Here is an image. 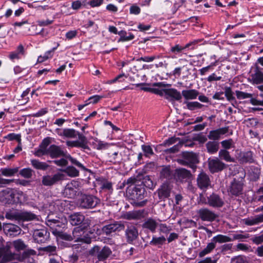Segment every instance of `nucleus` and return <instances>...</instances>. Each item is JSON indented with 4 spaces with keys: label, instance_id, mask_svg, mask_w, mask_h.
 Here are the masks:
<instances>
[{
    "label": "nucleus",
    "instance_id": "1",
    "mask_svg": "<svg viewBox=\"0 0 263 263\" xmlns=\"http://www.w3.org/2000/svg\"><path fill=\"white\" fill-rule=\"evenodd\" d=\"M27 246L24 241L21 239L8 242L5 246L0 248V259L2 258V261L3 263L14 260L22 261L23 260L29 258L31 255H35V251L32 249L24 251L22 256L18 254L13 253L11 251V248L13 247L16 251L20 252L25 250Z\"/></svg>",
    "mask_w": 263,
    "mask_h": 263
},
{
    "label": "nucleus",
    "instance_id": "2",
    "mask_svg": "<svg viewBox=\"0 0 263 263\" xmlns=\"http://www.w3.org/2000/svg\"><path fill=\"white\" fill-rule=\"evenodd\" d=\"M126 194L133 200L132 204L134 206H143L147 201V200L138 201V200L143 199L146 194V191L142 183L136 185L128 186L126 189Z\"/></svg>",
    "mask_w": 263,
    "mask_h": 263
},
{
    "label": "nucleus",
    "instance_id": "3",
    "mask_svg": "<svg viewBox=\"0 0 263 263\" xmlns=\"http://www.w3.org/2000/svg\"><path fill=\"white\" fill-rule=\"evenodd\" d=\"M90 220L87 219L86 221L82 226L76 227L72 231L73 239L76 242H82L90 243L91 238L89 235V232L85 230L89 226Z\"/></svg>",
    "mask_w": 263,
    "mask_h": 263
},
{
    "label": "nucleus",
    "instance_id": "4",
    "mask_svg": "<svg viewBox=\"0 0 263 263\" xmlns=\"http://www.w3.org/2000/svg\"><path fill=\"white\" fill-rule=\"evenodd\" d=\"M49 155L52 158H58L61 156H64L68 159L70 162L74 165H76L82 170L88 171L87 168L77 159L72 158L70 155H67L60 146L55 145H51L48 148Z\"/></svg>",
    "mask_w": 263,
    "mask_h": 263
},
{
    "label": "nucleus",
    "instance_id": "5",
    "mask_svg": "<svg viewBox=\"0 0 263 263\" xmlns=\"http://www.w3.org/2000/svg\"><path fill=\"white\" fill-rule=\"evenodd\" d=\"M182 158L177 161L180 164L189 166L193 169L196 168V164L199 162L198 156L193 152H184L181 154Z\"/></svg>",
    "mask_w": 263,
    "mask_h": 263
},
{
    "label": "nucleus",
    "instance_id": "6",
    "mask_svg": "<svg viewBox=\"0 0 263 263\" xmlns=\"http://www.w3.org/2000/svg\"><path fill=\"white\" fill-rule=\"evenodd\" d=\"M81 187V182L78 180H73L65 186L63 195L68 198H73L79 195V190Z\"/></svg>",
    "mask_w": 263,
    "mask_h": 263
},
{
    "label": "nucleus",
    "instance_id": "7",
    "mask_svg": "<svg viewBox=\"0 0 263 263\" xmlns=\"http://www.w3.org/2000/svg\"><path fill=\"white\" fill-rule=\"evenodd\" d=\"M125 228L121 221H114L113 222L104 226L101 229L102 234L107 236H112L113 233L120 232Z\"/></svg>",
    "mask_w": 263,
    "mask_h": 263
},
{
    "label": "nucleus",
    "instance_id": "8",
    "mask_svg": "<svg viewBox=\"0 0 263 263\" xmlns=\"http://www.w3.org/2000/svg\"><path fill=\"white\" fill-rule=\"evenodd\" d=\"M100 202V200L96 196L84 194L79 200V205L82 209H92L96 207Z\"/></svg>",
    "mask_w": 263,
    "mask_h": 263
},
{
    "label": "nucleus",
    "instance_id": "9",
    "mask_svg": "<svg viewBox=\"0 0 263 263\" xmlns=\"http://www.w3.org/2000/svg\"><path fill=\"white\" fill-rule=\"evenodd\" d=\"M65 177V175L60 172L57 173L53 175H44L42 178V183L44 186H51L64 180Z\"/></svg>",
    "mask_w": 263,
    "mask_h": 263
},
{
    "label": "nucleus",
    "instance_id": "10",
    "mask_svg": "<svg viewBox=\"0 0 263 263\" xmlns=\"http://www.w3.org/2000/svg\"><path fill=\"white\" fill-rule=\"evenodd\" d=\"M198 217L204 221L212 222L217 217L218 215L207 208H202L197 211Z\"/></svg>",
    "mask_w": 263,
    "mask_h": 263
},
{
    "label": "nucleus",
    "instance_id": "11",
    "mask_svg": "<svg viewBox=\"0 0 263 263\" xmlns=\"http://www.w3.org/2000/svg\"><path fill=\"white\" fill-rule=\"evenodd\" d=\"M243 187V183L242 179L238 180L234 178L231 182L228 191L232 196H238L242 194Z\"/></svg>",
    "mask_w": 263,
    "mask_h": 263
},
{
    "label": "nucleus",
    "instance_id": "12",
    "mask_svg": "<svg viewBox=\"0 0 263 263\" xmlns=\"http://www.w3.org/2000/svg\"><path fill=\"white\" fill-rule=\"evenodd\" d=\"M33 237L36 242L43 243L49 239L50 233L46 229H36L33 232Z\"/></svg>",
    "mask_w": 263,
    "mask_h": 263
},
{
    "label": "nucleus",
    "instance_id": "13",
    "mask_svg": "<svg viewBox=\"0 0 263 263\" xmlns=\"http://www.w3.org/2000/svg\"><path fill=\"white\" fill-rule=\"evenodd\" d=\"M226 166V164L218 158L209 159L208 160V167L211 173L222 171Z\"/></svg>",
    "mask_w": 263,
    "mask_h": 263
},
{
    "label": "nucleus",
    "instance_id": "14",
    "mask_svg": "<svg viewBox=\"0 0 263 263\" xmlns=\"http://www.w3.org/2000/svg\"><path fill=\"white\" fill-rule=\"evenodd\" d=\"M207 204L212 207L219 208L224 205V201L219 195L212 193L207 197Z\"/></svg>",
    "mask_w": 263,
    "mask_h": 263
},
{
    "label": "nucleus",
    "instance_id": "15",
    "mask_svg": "<svg viewBox=\"0 0 263 263\" xmlns=\"http://www.w3.org/2000/svg\"><path fill=\"white\" fill-rule=\"evenodd\" d=\"M197 184L201 190L207 189L211 185V180L209 175L201 172L197 177Z\"/></svg>",
    "mask_w": 263,
    "mask_h": 263
},
{
    "label": "nucleus",
    "instance_id": "16",
    "mask_svg": "<svg viewBox=\"0 0 263 263\" xmlns=\"http://www.w3.org/2000/svg\"><path fill=\"white\" fill-rule=\"evenodd\" d=\"M172 189L173 186L170 183L168 182L163 183L158 190L159 198L164 200L166 198H168Z\"/></svg>",
    "mask_w": 263,
    "mask_h": 263
},
{
    "label": "nucleus",
    "instance_id": "17",
    "mask_svg": "<svg viewBox=\"0 0 263 263\" xmlns=\"http://www.w3.org/2000/svg\"><path fill=\"white\" fill-rule=\"evenodd\" d=\"M237 159L240 163H252L255 160L251 151L240 152L237 154Z\"/></svg>",
    "mask_w": 263,
    "mask_h": 263
},
{
    "label": "nucleus",
    "instance_id": "18",
    "mask_svg": "<svg viewBox=\"0 0 263 263\" xmlns=\"http://www.w3.org/2000/svg\"><path fill=\"white\" fill-rule=\"evenodd\" d=\"M79 140L76 141H67L66 145L69 147H81L86 148L87 147V139L83 134H79Z\"/></svg>",
    "mask_w": 263,
    "mask_h": 263
},
{
    "label": "nucleus",
    "instance_id": "19",
    "mask_svg": "<svg viewBox=\"0 0 263 263\" xmlns=\"http://www.w3.org/2000/svg\"><path fill=\"white\" fill-rule=\"evenodd\" d=\"M228 126L219 128L209 132L208 137L209 139L216 141L220 139L221 135H224L229 132Z\"/></svg>",
    "mask_w": 263,
    "mask_h": 263
},
{
    "label": "nucleus",
    "instance_id": "20",
    "mask_svg": "<svg viewBox=\"0 0 263 263\" xmlns=\"http://www.w3.org/2000/svg\"><path fill=\"white\" fill-rule=\"evenodd\" d=\"M139 233L137 228L134 226L127 227L125 230V236L127 242L132 243L138 237Z\"/></svg>",
    "mask_w": 263,
    "mask_h": 263
},
{
    "label": "nucleus",
    "instance_id": "21",
    "mask_svg": "<svg viewBox=\"0 0 263 263\" xmlns=\"http://www.w3.org/2000/svg\"><path fill=\"white\" fill-rule=\"evenodd\" d=\"M69 222L72 226H78L83 223L84 224L87 219H85V216L81 213H75L70 215L69 217Z\"/></svg>",
    "mask_w": 263,
    "mask_h": 263
},
{
    "label": "nucleus",
    "instance_id": "22",
    "mask_svg": "<svg viewBox=\"0 0 263 263\" xmlns=\"http://www.w3.org/2000/svg\"><path fill=\"white\" fill-rule=\"evenodd\" d=\"M158 225V222L155 219L149 218L144 221L142 224V227L143 229H147L151 232L154 233Z\"/></svg>",
    "mask_w": 263,
    "mask_h": 263
},
{
    "label": "nucleus",
    "instance_id": "23",
    "mask_svg": "<svg viewBox=\"0 0 263 263\" xmlns=\"http://www.w3.org/2000/svg\"><path fill=\"white\" fill-rule=\"evenodd\" d=\"M144 211L138 210L127 212L124 216L127 220H140L144 218Z\"/></svg>",
    "mask_w": 263,
    "mask_h": 263
},
{
    "label": "nucleus",
    "instance_id": "24",
    "mask_svg": "<svg viewBox=\"0 0 263 263\" xmlns=\"http://www.w3.org/2000/svg\"><path fill=\"white\" fill-rule=\"evenodd\" d=\"M185 49L184 46H183L179 44H176L170 47L168 53L172 55L171 56L172 58H175L177 56L180 55Z\"/></svg>",
    "mask_w": 263,
    "mask_h": 263
},
{
    "label": "nucleus",
    "instance_id": "25",
    "mask_svg": "<svg viewBox=\"0 0 263 263\" xmlns=\"http://www.w3.org/2000/svg\"><path fill=\"white\" fill-rule=\"evenodd\" d=\"M58 134L61 136H64L68 138H74L77 136L79 137V134H81L72 128H65L58 132Z\"/></svg>",
    "mask_w": 263,
    "mask_h": 263
},
{
    "label": "nucleus",
    "instance_id": "26",
    "mask_svg": "<svg viewBox=\"0 0 263 263\" xmlns=\"http://www.w3.org/2000/svg\"><path fill=\"white\" fill-rule=\"evenodd\" d=\"M244 223L247 226H253L263 222V214L255 215L243 219Z\"/></svg>",
    "mask_w": 263,
    "mask_h": 263
},
{
    "label": "nucleus",
    "instance_id": "27",
    "mask_svg": "<svg viewBox=\"0 0 263 263\" xmlns=\"http://www.w3.org/2000/svg\"><path fill=\"white\" fill-rule=\"evenodd\" d=\"M4 231L10 235H16L21 232V228L15 224L8 223L5 226Z\"/></svg>",
    "mask_w": 263,
    "mask_h": 263
},
{
    "label": "nucleus",
    "instance_id": "28",
    "mask_svg": "<svg viewBox=\"0 0 263 263\" xmlns=\"http://www.w3.org/2000/svg\"><path fill=\"white\" fill-rule=\"evenodd\" d=\"M108 161L114 164L117 163L121 160V154L118 151L111 149L108 153Z\"/></svg>",
    "mask_w": 263,
    "mask_h": 263
},
{
    "label": "nucleus",
    "instance_id": "29",
    "mask_svg": "<svg viewBox=\"0 0 263 263\" xmlns=\"http://www.w3.org/2000/svg\"><path fill=\"white\" fill-rule=\"evenodd\" d=\"M254 73L252 75L253 82L256 84H260L263 82V72L261 69L256 65Z\"/></svg>",
    "mask_w": 263,
    "mask_h": 263
},
{
    "label": "nucleus",
    "instance_id": "30",
    "mask_svg": "<svg viewBox=\"0 0 263 263\" xmlns=\"http://www.w3.org/2000/svg\"><path fill=\"white\" fill-rule=\"evenodd\" d=\"M163 91L166 95H167L174 100L179 101L182 98L180 92L175 89H165L163 90Z\"/></svg>",
    "mask_w": 263,
    "mask_h": 263
},
{
    "label": "nucleus",
    "instance_id": "31",
    "mask_svg": "<svg viewBox=\"0 0 263 263\" xmlns=\"http://www.w3.org/2000/svg\"><path fill=\"white\" fill-rule=\"evenodd\" d=\"M30 162L32 166L36 170L46 171L49 167V165L46 162L40 161L37 159H32Z\"/></svg>",
    "mask_w": 263,
    "mask_h": 263
},
{
    "label": "nucleus",
    "instance_id": "32",
    "mask_svg": "<svg viewBox=\"0 0 263 263\" xmlns=\"http://www.w3.org/2000/svg\"><path fill=\"white\" fill-rule=\"evenodd\" d=\"M182 95L186 100H193L196 99L199 92L195 89L183 90Z\"/></svg>",
    "mask_w": 263,
    "mask_h": 263
},
{
    "label": "nucleus",
    "instance_id": "33",
    "mask_svg": "<svg viewBox=\"0 0 263 263\" xmlns=\"http://www.w3.org/2000/svg\"><path fill=\"white\" fill-rule=\"evenodd\" d=\"M206 147L209 153L215 154L219 149V143L216 141H209L206 143Z\"/></svg>",
    "mask_w": 263,
    "mask_h": 263
},
{
    "label": "nucleus",
    "instance_id": "34",
    "mask_svg": "<svg viewBox=\"0 0 263 263\" xmlns=\"http://www.w3.org/2000/svg\"><path fill=\"white\" fill-rule=\"evenodd\" d=\"M37 219L36 215L30 212H21L20 220L30 221Z\"/></svg>",
    "mask_w": 263,
    "mask_h": 263
},
{
    "label": "nucleus",
    "instance_id": "35",
    "mask_svg": "<svg viewBox=\"0 0 263 263\" xmlns=\"http://www.w3.org/2000/svg\"><path fill=\"white\" fill-rule=\"evenodd\" d=\"M111 252L108 247H104L98 254V258L99 260H104L111 254Z\"/></svg>",
    "mask_w": 263,
    "mask_h": 263
},
{
    "label": "nucleus",
    "instance_id": "36",
    "mask_svg": "<svg viewBox=\"0 0 263 263\" xmlns=\"http://www.w3.org/2000/svg\"><path fill=\"white\" fill-rule=\"evenodd\" d=\"M216 244L214 241L209 243L206 248H204L202 251L199 252V256L202 257L208 254H209L215 248Z\"/></svg>",
    "mask_w": 263,
    "mask_h": 263
},
{
    "label": "nucleus",
    "instance_id": "37",
    "mask_svg": "<svg viewBox=\"0 0 263 263\" xmlns=\"http://www.w3.org/2000/svg\"><path fill=\"white\" fill-rule=\"evenodd\" d=\"M21 212L10 211L6 213L5 217L11 220H20Z\"/></svg>",
    "mask_w": 263,
    "mask_h": 263
},
{
    "label": "nucleus",
    "instance_id": "38",
    "mask_svg": "<svg viewBox=\"0 0 263 263\" xmlns=\"http://www.w3.org/2000/svg\"><path fill=\"white\" fill-rule=\"evenodd\" d=\"M212 241H214L215 243L216 242L221 243L231 241H232V239L226 235L219 234L214 237L212 239Z\"/></svg>",
    "mask_w": 263,
    "mask_h": 263
},
{
    "label": "nucleus",
    "instance_id": "39",
    "mask_svg": "<svg viewBox=\"0 0 263 263\" xmlns=\"http://www.w3.org/2000/svg\"><path fill=\"white\" fill-rule=\"evenodd\" d=\"M65 173L70 177H76L79 175V171L74 167L69 166L64 170Z\"/></svg>",
    "mask_w": 263,
    "mask_h": 263
},
{
    "label": "nucleus",
    "instance_id": "40",
    "mask_svg": "<svg viewBox=\"0 0 263 263\" xmlns=\"http://www.w3.org/2000/svg\"><path fill=\"white\" fill-rule=\"evenodd\" d=\"M219 157L227 162H233L234 159L231 158L230 153L226 149H220L219 152Z\"/></svg>",
    "mask_w": 263,
    "mask_h": 263
},
{
    "label": "nucleus",
    "instance_id": "41",
    "mask_svg": "<svg viewBox=\"0 0 263 263\" xmlns=\"http://www.w3.org/2000/svg\"><path fill=\"white\" fill-rule=\"evenodd\" d=\"M2 174L5 176H13L16 173L18 172V168H2L0 170Z\"/></svg>",
    "mask_w": 263,
    "mask_h": 263
},
{
    "label": "nucleus",
    "instance_id": "42",
    "mask_svg": "<svg viewBox=\"0 0 263 263\" xmlns=\"http://www.w3.org/2000/svg\"><path fill=\"white\" fill-rule=\"evenodd\" d=\"M176 172L178 176L182 179L188 178L191 176L190 172L185 168L177 169Z\"/></svg>",
    "mask_w": 263,
    "mask_h": 263
},
{
    "label": "nucleus",
    "instance_id": "43",
    "mask_svg": "<svg viewBox=\"0 0 263 263\" xmlns=\"http://www.w3.org/2000/svg\"><path fill=\"white\" fill-rule=\"evenodd\" d=\"M184 103L186 104L187 108L191 110H193L197 108H200L203 106L202 104L198 102L185 101Z\"/></svg>",
    "mask_w": 263,
    "mask_h": 263
},
{
    "label": "nucleus",
    "instance_id": "44",
    "mask_svg": "<svg viewBox=\"0 0 263 263\" xmlns=\"http://www.w3.org/2000/svg\"><path fill=\"white\" fill-rule=\"evenodd\" d=\"M221 146L223 149H228L235 147L234 142L232 139L225 140L221 142Z\"/></svg>",
    "mask_w": 263,
    "mask_h": 263
},
{
    "label": "nucleus",
    "instance_id": "45",
    "mask_svg": "<svg viewBox=\"0 0 263 263\" xmlns=\"http://www.w3.org/2000/svg\"><path fill=\"white\" fill-rule=\"evenodd\" d=\"M33 171L30 168H25L21 170L20 174L25 178H30L32 176Z\"/></svg>",
    "mask_w": 263,
    "mask_h": 263
},
{
    "label": "nucleus",
    "instance_id": "46",
    "mask_svg": "<svg viewBox=\"0 0 263 263\" xmlns=\"http://www.w3.org/2000/svg\"><path fill=\"white\" fill-rule=\"evenodd\" d=\"M57 47L53 48L52 50L46 52L44 56L40 55L38 57L37 62L39 63L43 62L49 58L52 57L51 53L57 49Z\"/></svg>",
    "mask_w": 263,
    "mask_h": 263
},
{
    "label": "nucleus",
    "instance_id": "47",
    "mask_svg": "<svg viewBox=\"0 0 263 263\" xmlns=\"http://www.w3.org/2000/svg\"><path fill=\"white\" fill-rule=\"evenodd\" d=\"M57 234L58 236L62 239L67 241H71L73 240V234L71 235L63 232H57Z\"/></svg>",
    "mask_w": 263,
    "mask_h": 263
},
{
    "label": "nucleus",
    "instance_id": "48",
    "mask_svg": "<svg viewBox=\"0 0 263 263\" xmlns=\"http://www.w3.org/2000/svg\"><path fill=\"white\" fill-rule=\"evenodd\" d=\"M35 156L40 157L43 155H46L49 154L48 148H44L40 146V148L35 151L34 153Z\"/></svg>",
    "mask_w": 263,
    "mask_h": 263
},
{
    "label": "nucleus",
    "instance_id": "49",
    "mask_svg": "<svg viewBox=\"0 0 263 263\" xmlns=\"http://www.w3.org/2000/svg\"><path fill=\"white\" fill-rule=\"evenodd\" d=\"M236 96L238 99L242 100L247 98H250L252 97V94L237 90L236 91Z\"/></svg>",
    "mask_w": 263,
    "mask_h": 263
},
{
    "label": "nucleus",
    "instance_id": "50",
    "mask_svg": "<svg viewBox=\"0 0 263 263\" xmlns=\"http://www.w3.org/2000/svg\"><path fill=\"white\" fill-rule=\"evenodd\" d=\"M165 238L164 236L159 237H153L152 240L150 241V244L152 245H162L165 241Z\"/></svg>",
    "mask_w": 263,
    "mask_h": 263
},
{
    "label": "nucleus",
    "instance_id": "51",
    "mask_svg": "<svg viewBox=\"0 0 263 263\" xmlns=\"http://www.w3.org/2000/svg\"><path fill=\"white\" fill-rule=\"evenodd\" d=\"M96 142H97V143L95 145V148L98 150L107 149L110 146V144L108 143L103 142L101 141L96 140Z\"/></svg>",
    "mask_w": 263,
    "mask_h": 263
},
{
    "label": "nucleus",
    "instance_id": "52",
    "mask_svg": "<svg viewBox=\"0 0 263 263\" xmlns=\"http://www.w3.org/2000/svg\"><path fill=\"white\" fill-rule=\"evenodd\" d=\"M224 90L225 95L224 97L226 96L229 101L233 100L234 99V97L231 88L229 87H226L224 88Z\"/></svg>",
    "mask_w": 263,
    "mask_h": 263
},
{
    "label": "nucleus",
    "instance_id": "53",
    "mask_svg": "<svg viewBox=\"0 0 263 263\" xmlns=\"http://www.w3.org/2000/svg\"><path fill=\"white\" fill-rule=\"evenodd\" d=\"M182 146V144L178 143L173 147L165 150V152L167 154L175 153L179 151Z\"/></svg>",
    "mask_w": 263,
    "mask_h": 263
},
{
    "label": "nucleus",
    "instance_id": "54",
    "mask_svg": "<svg viewBox=\"0 0 263 263\" xmlns=\"http://www.w3.org/2000/svg\"><path fill=\"white\" fill-rule=\"evenodd\" d=\"M160 58V55H153L151 57H141L138 59L137 60V61H144L145 62H149L154 61L155 59H159Z\"/></svg>",
    "mask_w": 263,
    "mask_h": 263
},
{
    "label": "nucleus",
    "instance_id": "55",
    "mask_svg": "<svg viewBox=\"0 0 263 263\" xmlns=\"http://www.w3.org/2000/svg\"><path fill=\"white\" fill-rule=\"evenodd\" d=\"M202 39H198V40H195L192 42H189V43L186 44L184 47L185 48H189L191 47V49H194L195 48V46L199 43L202 41Z\"/></svg>",
    "mask_w": 263,
    "mask_h": 263
},
{
    "label": "nucleus",
    "instance_id": "56",
    "mask_svg": "<svg viewBox=\"0 0 263 263\" xmlns=\"http://www.w3.org/2000/svg\"><path fill=\"white\" fill-rule=\"evenodd\" d=\"M103 97H104V96H99V95L93 96L92 97H90L88 99L87 101H89V102L88 103V104L89 103H93V104L97 103Z\"/></svg>",
    "mask_w": 263,
    "mask_h": 263
},
{
    "label": "nucleus",
    "instance_id": "57",
    "mask_svg": "<svg viewBox=\"0 0 263 263\" xmlns=\"http://www.w3.org/2000/svg\"><path fill=\"white\" fill-rule=\"evenodd\" d=\"M231 263H248L246 257L238 256L231 260Z\"/></svg>",
    "mask_w": 263,
    "mask_h": 263
},
{
    "label": "nucleus",
    "instance_id": "58",
    "mask_svg": "<svg viewBox=\"0 0 263 263\" xmlns=\"http://www.w3.org/2000/svg\"><path fill=\"white\" fill-rule=\"evenodd\" d=\"M142 148L146 156L154 154L153 149L149 145H143L142 146Z\"/></svg>",
    "mask_w": 263,
    "mask_h": 263
},
{
    "label": "nucleus",
    "instance_id": "59",
    "mask_svg": "<svg viewBox=\"0 0 263 263\" xmlns=\"http://www.w3.org/2000/svg\"><path fill=\"white\" fill-rule=\"evenodd\" d=\"M221 79V76H217L215 73H213L208 77L207 81L209 82H212L214 81H219Z\"/></svg>",
    "mask_w": 263,
    "mask_h": 263
},
{
    "label": "nucleus",
    "instance_id": "60",
    "mask_svg": "<svg viewBox=\"0 0 263 263\" xmlns=\"http://www.w3.org/2000/svg\"><path fill=\"white\" fill-rule=\"evenodd\" d=\"M179 140V138H175V137H171V138H169L168 139H167V140H166L164 142L163 145H166H166L169 146L170 145H172L173 144L176 143Z\"/></svg>",
    "mask_w": 263,
    "mask_h": 263
},
{
    "label": "nucleus",
    "instance_id": "61",
    "mask_svg": "<svg viewBox=\"0 0 263 263\" xmlns=\"http://www.w3.org/2000/svg\"><path fill=\"white\" fill-rule=\"evenodd\" d=\"M53 162L54 164L60 166H66L68 164L67 161L64 158H62L60 160H54L53 161Z\"/></svg>",
    "mask_w": 263,
    "mask_h": 263
},
{
    "label": "nucleus",
    "instance_id": "62",
    "mask_svg": "<svg viewBox=\"0 0 263 263\" xmlns=\"http://www.w3.org/2000/svg\"><path fill=\"white\" fill-rule=\"evenodd\" d=\"M161 175L164 178H168L171 175V171L168 167L163 168L161 172Z\"/></svg>",
    "mask_w": 263,
    "mask_h": 263
},
{
    "label": "nucleus",
    "instance_id": "63",
    "mask_svg": "<svg viewBox=\"0 0 263 263\" xmlns=\"http://www.w3.org/2000/svg\"><path fill=\"white\" fill-rule=\"evenodd\" d=\"M137 181V179L135 178L130 177L128 178L127 180L124 181V184L128 185V186L130 185H136V182Z\"/></svg>",
    "mask_w": 263,
    "mask_h": 263
},
{
    "label": "nucleus",
    "instance_id": "64",
    "mask_svg": "<svg viewBox=\"0 0 263 263\" xmlns=\"http://www.w3.org/2000/svg\"><path fill=\"white\" fill-rule=\"evenodd\" d=\"M140 12V8L136 5H133L130 8V13L134 14H138Z\"/></svg>",
    "mask_w": 263,
    "mask_h": 263
}]
</instances>
